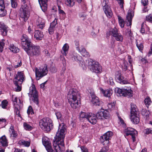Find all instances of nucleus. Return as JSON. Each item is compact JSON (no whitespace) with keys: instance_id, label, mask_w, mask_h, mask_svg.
Instances as JSON below:
<instances>
[{"instance_id":"f257e3e1","label":"nucleus","mask_w":152,"mask_h":152,"mask_svg":"<svg viewBox=\"0 0 152 152\" xmlns=\"http://www.w3.org/2000/svg\"><path fill=\"white\" fill-rule=\"evenodd\" d=\"M66 129L64 124H60L57 132L55 137L53 146L56 152H62L65 149L64 142Z\"/></svg>"},{"instance_id":"f03ea898","label":"nucleus","mask_w":152,"mask_h":152,"mask_svg":"<svg viewBox=\"0 0 152 152\" xmlns=\"http://www.w3.org/2000/svg\"><path fill=\"white\" fill-rule=\"evenodd\" d=\"M80 94L75 89H71L67 95L68 102L71 106L74 109L77 108L79 106L78 101L80 99Z\"/></svg>"},{"instance_id":"7ed1b4c3","label":"nucleus","mask_w":152,"mask_h":152,"mask_svg":"<svg viewBox=\"0 0 152 152\" xmlns=\"http://www.w3.org/2000/svg\"><path fill=\"white\" fill-rule=\"evenodd\" d=\"M40 127L44 131L49 132L53 128L52 121L48 118H43L39 121Z\"/></svg>"},{"instance_id":"20e7f679","label":"nucleus","mask_w":152,"mask_h":152,"mask_svg":"<svg viewBox=\"0 0 152 152\" xmlns=\"http://www.w3.org/2000/svg\"><path fill=\"white\" fill-rule=\"evenodd\" d=\"M115 91L120 96L128 98L132 96V91L130 87L125 86L122 88H116L115 89Z\"/></svg>"},{"instance_id":"39448f33","label":"nucleus","mask_w":152,"mask_h":152,"mask_svg":"<svg viewBox=\"0 0 152 152\" xmlns=\"http://www.w3.org/2000/svg\"><path fill=\"white\" fill-rule=\"evenodd\" d=\"M86 62L88 63V66L91 71L96 73L101 72L102 68L98 62L91 59H90L89 61Z\"/></svg>"},{"instance_id":"423d86ee","label":"nucleus","mask_w":152,"mask_h":152,"mask_svg":"<svg viewBox=\"0 0 152 152\" xmlns=\"http://www.w3.org/2000/svg\"><path fill=\"white\" fill-rule=\"evenodd\" d=\"M24 50L28 55L38 56L40 53V50L39 46H36L32 43Z\"/></svg>"},{"instance_id":"0eeeda50","label":"nucleus","mask_w":152,"mask_h":152,"mask_svg":"<svg viewBox=\"0 0 152 152\" xmlns=\"http://www.w3.org/2000/svg\"><path fill=\"white\" fill-rule=\"evenodd\" d=\"M20 18L26 22L28 20L30 15L28 7L27 4L22 5L20 9Z\"/></svg>"},{"instance_id":"6e6552de","label":"nucleus","mask_w":152,"mask_h":152,"mask_svg":"<svg viewBox=\"0 0 152 152\" xmlns=\"http://www.w3.org/2000/svg\"><path fill=\"white\" fill-rule=\"evenodd\" d=\"M29 92L28 94L29 96L31 98L32 101L36 104H39L38 95L37 91L36 90L35 86L32 84L29 89Z\"/></svg>"},{"instance_id":"1a4fd4ad","label":"nucleus","mask_w":152,"mask_h":152,"mask_svg":"<svg viewBox=\"0 0 152 152\" xmlns=\"http://www.w3.org/2000/svg\"><path fill=\"white\" fill-rule=\"evenodd\" d=\"M48 72L47 66H45L44 68L38 69L35 68V73L36 79L38 80L41 78L46 75Z\"/></svg>"},{"instance_id":"9d476101","label":"nucleus","mask_w":152,"mask_h":152,"mask_svg":"<svg viewBox=\"0 0 152 152\" xmlns=\"http://www.w3.org/2000/svg\"><path fill=\"white\" fill-rule=\"evenodd\" d=\"M124 135L126 136L130 135L133 142L136 141V138L137 136V132L134 129L130 127L125 129L124 131Z\"/></svg>"},{"instance_id":"9b49d317","label":"nucleus","mask_w":152,"mask_h":152,"mask_svg":"<svg viewBox=\"0 0 152 152\" xmlns=\"http://www.w3.org/2000/svg\"><path fill=\"white\" fill-rule=\"evenodd\" d=\"M108 0H103L102 3L103 9L107 16L110 18L113 15L112 11L110 7L108 5Z\"/></svg>"},{"instance_id":"f8f14e48","label":"nucleus","mask_w":152,"mask_h":152,"mask_svg":"<svg viewBox=\"0 0 152 152\" xmlns=\"http://www.w3.org/2000/svg\"><path fill=\"white\" fill-rule=\"evenodd\" d=\"M21 42L22 48L24 50L29 46L31 42L30 39L25 34H23L21 37Z\"/></svg>"},{"instance_id":"ddd939ff","label":"nucleus","mask_w":152,"mask_h":152,"mask_svg":"<svg viewBox=\"0 0 152 152\" xmlns=\"http://www.w3.org/2000/svg\"><path fill=\"white\" fill-rule=\"evenodd\" d=\"M25 80V76L23 72H18L13 80L14 84H17V82H19V84H22Z\"/></svg>"},{"instance_id":"4468645a","label":"nucleus","mask_w":152,"mask_h":152,"mask_svg":"<svg viewBox=\"0 0 152 152\" xmlns=\"http://www.w3.org/2000/svg\"><path fill=\"white\" fill-rule=\"evenodd\" d=\"M113 132L111 131H108L102 136L100 139V140L102 143L105 142V144L108 146V144L109 142V140L110 139L113 135Z\"/></svg>"},{"instance_id":"2eb2a0df","label":"nucleus","mask_w":152,"mask_h":152,"mask_svg":"<svg viewBox=\"0 0 152 152\" xmlns=\"http://www.w3.org/2000/svg\"><path fill=\"white\" fill-rule=\"evenodd\" d=\"M115 79L117 82L121 84H127L129 83L128 80L124 79L123 77L121 76V73L120 72H117L115 73Z\"/></svg>"},{"instance_id":"dca6fc26","label":"nucleus","mask_w":152,"mask_h":152,"mask_svg":"<svg viewBox=\"0 0 152 152\" xmlns=\"http://www.w3.org/2000/svg\"><path fill=\"white\" fill-rule=\"evenodd\" d=\"M87 119L88 121L93 124H95L97 121V118L96 115L92 113H88Z\"/></svg>"},{"instance_id":"f3484780","label":"nucleus","mask_w":152,"mask_h":152,"mask_svg":"<svg viewBox=\"0 0 152 152\" xmlns=\"http://www.w3.org/2000/svg\"><path fill=\"white\" fill-rule=\"evenodd\" d=\"M5 4L4 1L2 0L0 1V16H4L7 14V10L5 9Z\"/></svg>"},{"instance_id":"a211bd4d","label":"nucleus","mask_w":152,"mask_h":152,"mask_svg":"<svg viewBox=\"0 0 152 152\" xmlns=\"http://www.w3.org/2000/svg\"><path fill=\"white\" fill-rule=\"evenodd\" d=\"M76 49L83 56L88 57L89 56L88 53L87 51L83 46L77 47Z\"/></svg>"},{"instance_id":"6ab92c4d","label":"nucleus","mask_w":152,"mask_h":152,"mask_svg":"<svg viewBox=\"0 0 152 152\" xmlns=\"http://www.w3.org/2000/svg\"><path fill=\"white\" fill-rule=\"evenodd\" d=\"M139 113L131 114L130 119L131 121L134 124H137L140 121Z\"/></svg>"},{"instance_id":"aec40b11","label":"nucleus","mask_w":152,"mask_h":152,"mask_svg":"<svg viewBox=\"0 0 152 152\" xmlns=\"http://www.w3.org/2000/svg\"><path fill=\"white\" fill-rule=\"evenodd\" d=\"M7 27L4 23L0 22V31L1 34L3 36H6L7 35Z\"/></svg>"},{"instance_id":"412c9836","label":"nucleus","mask_w":152,"mask_h":152,"mask_svg":"<svg viewBox=\"0 0 152 152\" xmlns=\"http://www.w3.org/2000/svg\"><path fill=\"white\" fill-rule=\"evenodd\" d=\"M8 142L5 135H3L0 137V146L1 147H6L8 146Z\"/></svg>"},{"instance_id":"4be33fe9","label":"nucleus","mask_w":152,"mask_h":152,"mask_svg":"<svg viewBox=\"0 0 152 152\" xmlns=\"http://www.w3.org/2000/svg\"><path fill=\"white\" fill-rule=\"evenodd\" d=\"M42 142L46 149L50 148V147H51V144L50 142L49 139L46 137H44L42 138Z\"/></svg>"},{"instance_id":"5701e85b","label":"nucleus","mask_w":152,"mask_h":152,"mask_svg":"<svg viewBox=\"0 0 152 152\" xmlns=\"http://www.w3.org/2000/svg\"><path fill=\"white\" fill-rule=\"evenodd\" d=\"M71 56L72 59L73 61H79L80 64L81 62H83L82 57L76 53H74Z\"/></svg>"},{"instance_id":"b1692460","label":"nucleus","mask_w":152,"mask_h":152,"mask_svg":"<svg viewBox=\"0 0 152 152\" xmlns=\"http://www.w3.org/2000/svg\"><path fill=\"white\" fill-rule=\"evenodd\" d=\"M37 28L42 29L45 25V21L41 18H39L36 22Z\"/></svg>"},{"instance_id":"393cba45","label":"nucleus","mask_w":152,"mask_h":152,"mask_svg":"<svg viewBox=\"0 0 152 152\" xmlns=\"http://www.w3.org/2000/svg\"><path fill=\"white\" fill-rule=\"evenodd\" d=\"M41 7L43 12L45 11L47 9V2L48 0H38Z\"/></svg>"},{"instance_id":"a878e982","label":"nucleus","mask_w":152,"mask_h":152,"mask_svg":"<svg viewBox=\"0 0 152 152\" xmlns=\"http://www.w3.org/2000/svg\"><path fill=\"white\" fill-rule=\"evenodd\" d=\"M100 90L102 93L105 97H109L112 95L113 93V91L112 89H107L104 90L102 88H100Z\"/></svg>"},{"instance_id":"bb28decb","label":"nucleus","mask_w":152,"mask_h":152,"mask_svg":"<svg viewBox=\"0 0 152 152\" xmlns=\"http://www.w3.org/2000/svg\"><path fill=\"white\" fill-rule=\"evenodd\" d=\"M43 36V32L39 30H36L34 32V37L37 40H42Z\"/></svg>"},{"instance_id":"cd10ccee","label":"nucleus","mask_w":152,"mask_h":152,"mask_svg":"<svg viewBox=\"0 0 152 152\" xmlns=\"http://www.w3.org/2000/svg\"><path fill=\"white\" fill-rule=\"evenodd\" d=\"M92 103L94 105L100 106L102 102L99 100V98L96 96H93L91 100Z\"/></svg>"},{"instance_id":"c85d7f7f","label":"nucleus","mask_w":152,"mask_h":152,"mask_svg":"<svg viewBox=\"0 0 152 152\" xmlns=\"http://www.w3.org/2000/svg\"><path fill=\"white\" fill-rule=\"evenodd\" d=\"M10 133V137L11 138H15L17 137L18 134L15 131L14 126L11 125L9 130Z\"/></svg>"},{"instance_id":"c756f323","label":"nucleus","mask_w":152,"mask_h":152,"mask_svg":"<svg viewBox=\"0 0 152 152\" xmlns=\"http://www.w3.org/2000/svg\"><path fill=\"white\" fill-rule=\"evenodd\" d=\"M69 48V46L67 43L64 44L61 50V53L63 55L66 56L68 53Z\"/></svg>"},{"instance_id":"7c9ffc66","label":"nucleus","mask_w":152,"mask_h":152,"mask_svg":"<svg viewBox=\"0 0 152 152\" xmlns=\"http://www.w3.org/2000/svg\"><path fill=\"white\" fill-rule=\"evenodd\" d=\"M133 16L131 12H129L126 17V21L127 20L128 23H127V26H129L132 25V19Z\"/></svg>"},{"instance_id":"2f4dec72","label":"nucleus","mask_w":152,"mask_h":152,"mask_svg":"<svg viewBox=\"0 0 152 152\" xmlns=\"http://www.w3.org/2000/svg\"><path fill=\"white\" fill-rule=\"evenodd\" d=\"M136 43V46L139 51L142 52L143 49V45L142 42L139 40H137Z\"/></svg>"},{"instance_id":"473e14b6","label":"nucleus","mask_w":152,"mask_h":152,"mask_svg":"<svg viewBox=\"0 0 152 152\" xmlns=\"http://www.w3.org/2000/svg\"><path fill=\"white\" fill-rule=\"evenodd\" d=\"M131 114L132 113L136 114L137 113H139L138 110L135 104H131Z\"/></svg>"},{"instance_id":"72a5a7b5","label":"nucleus","mask_w":152,"mask_h":152,"mask_svg":"<svg viewBox=\"0 0 152 152\" xmlns=\"http://www.w3.org/2000/svg\"><path fill=\"white\" fill-rule=\"evenodd\" d=\"M10 50L14 53H17L19 51V50L18 48L16 47L13 44L10 45L9 47Z\"/></svg>"},{"instance_id":"f704fd0d","label":"nucleus","mask_w":152,"mask_h":152,"mask_svg":"<svg viewBox=\"0 0 152 152\" xmlns=\"http://www.w3.org/2000/svg\"><path fill=\"white\" fill-rule=\"evenodd\" d=\"M18 143L20 145H23L25 146L28 147L30 146V143L28 141L21 140L19 141Z\"/></svg>"},{"instance_id":"c9c22d12","label":"nucleus","mask_w":152,"mask_h":152,"mask_svg":"<svg viewBox=\"0 0 152 152\" xmlns=\"http://www.w3.org/2000/svg\"><path fill=\"white\" fill-rule=\"evenodd\" d=\"M118 33V29L115 27L111 29L110 31V34L114 37Z\"/></svg>"},{"instance_id":"e433bc0d","label":"nucleus","mask_w":152,"mask_h":152,"mask_svg":"<svg viewBox=\"0 0 152 152\" xmlns=\"http://www.w3.org/2000/svg\"><path fill=\"white\" fill-rule=\"evenodd\" d=\"M144 103L147 107L148 108L149 106L151 104L152 102L150 98L149 97H147L144 100Z\"/></svg>"},{"instance_id":"4c0bfd02","label":"nucleus","mask_w":152,"mask_h":152,"mask_svg":"<svg viewBox=\"0 0 152 152\" xmlns=\"http://www.w3.org/2000/svg\"><path fill=\"white\" fill-rule=\"evenodd\" d=\"M115 39L117 41L122 42L123 40V36L120 33H119L116 35L114 37Z\"/></svg>"},{"instance_id":"58836bf2","label":"nucleus","mask_w":152,"mask_h":152,"mask_svg":"<svg viewBox=\"0 0 152 152\" xmlns=\"http://www.w3.org/2000/svg\"><path fill=\"white\" fill-rule=\"evenodd\" d=\"M23 126L24 129L27 130H31L33 129L31 126L26 123H24Z\"/></svg>"},{"instance_id":"ea45409f","label":"nucleus","mask_w":152,"mask_h":152,"mask_svg":"<svg viewBox=\"0 0 152 152\" xmlns=\"http://www.w3.org/2000/svg\"><path fill=\"white\" fill-rule=\"evenodd\" d=\"M65 3L68 6L72 7L75 4V2L74 0H66Z\"/></svg>"},{"instance_id":"a19ab883","label":"nucleus","mask_w":152,"mask_h":152,"mask_svg":"<svg viewBox=\"0 0 152 152\" xmlns=\"http://www.w3.org/2000/svg\"><path fill=\"white\" fill-rule=\"evenodd\" d=\"M96 118L97 119L102 120L104 119L103 118V115L102 112V111H100L99 112H98L96 115Z\"/></svg>"},{"instance_id":"79ce46f5","label":"nucleus","mask_w":152,"mask_h":152,"mask_svg":"<svg viewBox=\"0 0 152 152\" xmlns=\"http://www.w3.org/2000/svg\"><path fill=\"white\" fill-rule=\"evenodd\" d=\"M90 61V60H88V61H86V63H85L84 62V60L83 59V62H81V64L80 63V62L78 61V62L80 65V66H81L83 69H85L86 68V66H88V63H87L86 61L88 62V61Z\"/></svg>"},{"instance_id":"37998d69","label":"nucleus","mask_w":152,"mask_h":152,"mask_svg":"<svg viewBox=\"0 0 152 152\" xmlns=\"http://www.w3.org/2000/svg\"><path fill=\"white\" fill-rule=\"evenodd\" d=\"M118 21L119 25L122 28H123L124 26V21L122 19L121 17H118Z\"/></svg>"},{"instance_id":"c03bdc74","label":"nucleus","mask_w":152,"mask_h":152,"mask_svg":"<svg viewBox=\"0 0 152 152\" xmlns=\"http://www.w3.org/2000/svg\"><path fill=\"white\" fill-rule=\"evenodd\" d=\"M88 115V113H86L85 112L82 111L80 114V118H86L87 119Z\"/></svg>"},{"instance_id":"a18cd8bd","label":"nucleus","mask_w":152,"mask_h":152,"mask_svg":"<svg viewBox=\"0 0 152 152\" xmlns=\"http://www.w3.org/2000/svg\"><path fill=\"white\" fill-rule=\"evenodd\" d=\"M12 7L14 8H16L18 5L17 0H10Z\"/></svg>"},{"instance_id":"49530a36","label":"nucleus","mask_w":152,"mask_h":152,"mask_svg":"<svg viewBox=\"0 0 152 152\" xmlns=\"http://www.w3.org/2000/svg\"><path fill=\"white\" fill-rule=\"evenodd\" d=\"M103 118L105 119H108L110 117V115L108 112L106 111H102Z\"/></svg>"},{"instance_id":"de8ad7c7","label":"nucleus","mask_w":152,"mask_h":152,"mask_svg":"<svg viewBox=\"0 0 152 152\" xmlns=\"http://www.w3.org/2000/svg\"><path fill=\"white\" fill-rule=\"evenodd\" d=\"M145 20L148 22L152 23V14H150L146 16Z\"/></svg>"},{"instance_id":"09e8293b","label":"nucleus","mask_w":152,"mask_h":152,"mask_svg":"<svg viewBox=\"0 0 152 152\" xmlns=\"http://www.w3.org/2000/svg\"><path fill=\"white\" fill-rule=\"evenodd\" d=\"M27 113L28 115L30 114L32 115L34 114L32 108L31 106H29L28 107L27 110Z\"/></svg>"},{"instance_id":"8fccbe9b","label":"nucleus","mask_w":152,"mask_h":152,"mask_svg":"<svg viewBox=\"0 0 152 152\" xmlns=\"http://www.w3.org/2000/svg\"><path fill=\"white\" fill-rule=\"evenodd\" d=\"M115 104L114 102L109 103L107 104L109 109L110 110L113 109L115 107Z\"/></svg>"},{"instance_id":"3c124183","label":"nucleus","mask_w":152,"mask_h":152,"mask_svg":"<svg viewBox=\"0 0 152 152\" xmlns=\"http://www.w3.org/2000/svg\"><path fill=\"white\" fill-rule=\"evenodd\" d=\"M1 107L3 108H5L7 105V102L6 100H4L1 102Z\"/></svg>"},{"instance_id":"603ef678","label":"nucleus","mask_w":152,"mask_h":152,"mask_svg":"<svg viewBox=\"0 0 152 152\" xmlns=\"http://www.w3.org/2000/svg\"><path fill=\"white\" fill-rule=\"evenodd\" d=\"M2 40L3 41L4 39H2ZM4 43L3 42H0V52H2L4 48Z\"/></svg>"},{"instance_id":"864d4df0","label":"nucleus","mask_w":152,"mask_h":152,"mask_svg":"<svg viewBox=\"0 0 152 152\" xmlns=\"http://www.w3.org/2000/svg\"><path fill=\"white\" fill-rule=\"evenodd\" d=\"M57 23V19L56 18H55L53 21L51 23L50 26H52L53 27H55Z\"/></svg>"},{"instance_id":"5fc2aeb1","label":"nucleus","mask_w":152,"mask_h":152,"mask_svg":"<svg viewBox=\"0 0 152 152\" xmlns=\"http://www.w3.org/2000/svg\"><path fill=\"white\" fill-rule=\"evenodd\" d=\"M109 149V148L107 146H104L99 152H107V151Z\"/></svg>"},{"instance_id":"6e6d98bb","label":"nucleus","mask_w":152,"mask_h":152,"mask_svg":"<svg viewBox=\"0 0 152 152\" xmlns=\"http://www.w3.org/2000/svg\"><path fill=\"white\" fill-rule=\"evenodd\" d=\"M117 115L118 116V119H119L120 122H121V124L124 127H125L126 126V124L124 123V120H123L122 118L120 117V116L118 114H117Z\"/></svg>"},{"instance_id":"4d7b16f0","label":"nucleus","mask_w":152,"mask_h":152,"mask_svg":"<svg viewBox=\"0 0 152 152\" xmlns=\"http://www.w3.org/2000/svg\"><path fill=\"white\" fill-rule=\"evenodd\" d=\"M54 28V27H53L50 26L48 29V31L49 32L50 34H53Z\"/></svg>"},{"instance_id":"13d9d810","label":"nucleus","mask_w":152,"mask_h":152,"mask_svg":"<svg viewBox=\"0 0 152 152\" xmlns=\"http://www.w3.org/2000/svg\"><path fill=\"white\" fill-rule=\"evenodd\" d=\"M14 112L18 117H20V111L18 108L15 107L14 109Z\"/></svg>"},{"instance_id":"bf43d9fd","label":"nucleus","mask_w":152,"mask_h":152,"mask_svg":"<svg viewBox=\"0 0 152 152\" xmlns=\"http://www.w3.org/2000/svg\"><path fill=\"white\" fill-rule=\"evenodd\" d=\"M145 133L146 134H152V128H150L145 129Z\"/></svg>"},{"instance_id":"052dcab7","label":"nucleus","mask_w":152,"mask_h":152,"mask_svg":"<svg viewBox=\"0 0 152 152\" xmlns=\"http://www.w3.org/2000/svg\"><path fill=\"white\" fill-rule=\"evenodd\" d=\"M142 4L144 6H145L148 4V0H141Z\"/></svg>"},{"instance_id":"680f3d73","label":"nucleus","mask_w":152,"mask_h":152,"mask_svg":"<svg viewBox=\"0 0 152 152\" xmlns=\"http://www.w3.org/2000/svg\"><path fill=\"white\" fill-rule=\"evenodd\" d=\"M15 86H16V91H19L21 90V88L20 86V85L21 84H19V82H17V84H15Z\"/></svg>"},{"instance_id":"e2e57ef3","label":"nucleus","mask_w":152,"mask_h":152,"mask_svg":"<svg viewBox=\"0 0 152 152\" xmlns=\"http://www.w3.org/2000/svg\"><path fill=\"white\" fill-rule=\"evenodd\" d=\"M123 66L124 67V69L126 70L127 69L128 63L125 60H124L123 61Z\"/></svg>"},{"instance_id":"0e129e2a","label":"nucleus","mask_w":152,"mask_h":152,"mask_svg":"<svg viewBox=\"0 0 152 152\" xmlns=\"http://www.w3.org/2000/svg\"><path fill=\"white\" fill-rule=\"evenodd\" d=\"M56 115L58 119H61L62 115L60 112H56Z\"/></svg>"},{"instance_id":"69168bd1","label":"nucleus","mask_w":152,"mask_h":152,"mask_svg":"<svg viewBox=\"0 0 152 152\" xmlns=\"http://www.w3.org/2000/svg\"><path fill=\"white\" fill-rule=\"evenodd\" d=\"M127 34H128L130 37H132L133 36L132 34V33L131 30L129 29H127Z\"/></svg>"},{"instance_id":"338daca9","label":"nucleus","mask_w":152,"mask_h":152,"mask_svg":"<svg viewBox=\"0 0 152 152\" xmlns=\"http://www.w3.org/2000/svg\"><path fill=\"white\" fill-rule=\"evenodd\" d=\"M109 84L110 85H113L114 84L113 79L111 77H110L109 79V81H108Z\"/></svg>"},{"instance_id":"774afa93","label":"nucleus","mask_w":152,"mask_h":152,"mask_svg":"<svg viewBox=\"0 0 152 152\" xmlns=\"http://www.w3.org/2000/svg\"><path fill=\"white\" fill-rule=\"evenodd\" d=\"M82 152H88L87 148L85 146H82L80 147Z\"/></svg>"}]
</instances>
